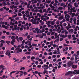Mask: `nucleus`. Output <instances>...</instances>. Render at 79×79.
Segmentation results:
<instances>
[{"label": "nucleus", "mask_w": 79, "mask_h": 79, "mask_svg": "<svg viewBox=\"0 0 79 79\" xmlns=\"http://www.w3.org/2000/svg\"><path fill=\"white\" fill-rule=\"evenodd\" d=\"M14 52V53H21V52H22V49L18 48H17L15 50Z\"/></svg>", "instance_id": "obj_1"}, {"label": "nucleus", "mask_w": 79, "mask_h": 79, "mask_svg": "<svg viewBox=\"0 0 79 79\" xmlns=\"http://www.w3.org/2000/svg\"><path fill=\"white\" fill-rule=\"evenodd\" d=\"M72 65V61H69L67 63V66L68 68H69V67H71Z\"/></svg>", "instance_id": "obj_2"}, {"label": "nucleus", "mask_w": 79, "mask_h": 79, "mask_svg": "<svg viewBox=\"0 0 79 79\" xmlns=\"http://www.w3.org/2000/svg\"><path fill=\"white\" fill-rule=\"evenodd\" d=\"M6 55H8V56H10L11 55L10 53V51L9 50H7L6 51L5 53Z\"/></svg>", "instance_id": "obj_3"}, {"label": "nucleus", "mask_w": 79, "mask_h": 79, "mask_svg": "<svg viewBox=\"0 0 79 79\" xmlns=\"http://www.w3.org/2000/svg\"><path fill=\"white\" fill-rule=\"evenodd\" d=\"M73 72L69 71L65 74V76H68V75H69V74H73Z\"/></svg>", "instance_id": "obj_4"}, {"label": "nucleus", "mask_w": 79, "mask_h": 79, "mask_svg": "<svg viewBox=\"0 0 79 79\" xmlns=\"http://www.w3.org/2000/svg\"><path fill=\"white\" fill-rule=\"evenodd\" d=\"M71 66L73 69H76L77 68V66L75 65H72Z\"/></svg>", "instance_id": "obj_5"}, {"label": "nucleus", "mask_w": 79, "mask_h": 79, "mask_svg": "<svg viewBox=\"0 0 79 79\" xmlns=\"http://www.w3.org/2000/svg\"><path fill=\"white\" fill-rule=\"evenodd\" d=\"M75 73H76L77 74H79V70H74Z\"/></svg>", "instance_id": "obj_6"}, {"label": "nucleus", "mask_w": 79, "mask_h": 79, "mask_svg": "<svg viewBox=\"0 0 79 79\" xmlns=\"http://www.w3.org/2000/svg\"><path fill=\"white\" fill-rule=\"evenodd\" d=\"M2 27H3V28H5V29H7V26H5V25L4 24H3L2 25Z\"/></svg>", "instance_id": "obj_7"}, {"label": "nucleus", "mask_w": 79, "mask_h": 79, "mask_svg": "<svg viewBox=\"0 0 79 79\" xmlns=\"http://www.w3.org/2000/svg\"><path fill=\"white\" fill-rule=\"evenodd\" d=\"M63 9V8L62 7H59L58 8V10H62Z\"/></svg>", "instance_id": "obj_8"}, {"label": "nucleus", "mask_w": 79, "mask_h": 79, "mask_svg": "<svg viewBox=\"0 0 79 79\" xmlns=\"http://www.w3.org/2000/svg\"><path fill=\"white\" fill-rule=\"evenodd\" d=\"M63 19V16H61L60 17H59V19L60 20H61V19Z\"/></svg>", "instance_id": "obj_9"}, {"label": "nucleus", "mask_w": 79, "mask_h": 79, "mask_svg": "<svg viewBox=\"0 0 79 79\" xmlns=\"http://www.w3.org/2000/svg\"><path fill=\"white\" fill-rule=\"evenodd\" d=\"M19 39L20 40V41L21 42H22V41L23 40V39L22 37H19Z\"/></svg>", "instance_id": "obj_10"}, {"label": "nucleus", "mask_w": 79, "mask_h": 79, "mask_svg": "<svg viewBox=\"0 0 79 79\" xmlns=\"http://www.w3.org/2000/svg\"><path fill=\"white\" fill-rule=\"evenodd\" d=\"M20 72H21L19 74L20 75V76H22L23 75V71H19Z\"/></svg>", "instance_id": "obj_11"}, {"label": "nucleus", "mask_w": 79, "mask_h": 79, "mask_svg": "<svg viewBox=\"0 0 79 79\" xmlns=\"http://www.w3.org/2000/svg\"><path fill=\"white\" fill-rule=\"evenodd\" d=\"M16 2H15V5H17V6H18V5H19V2H18V1L17 0H16Z\"/></svg>", "instance_id": "obj_12"}, {"label": "nucleus", "mask_w": 79, "mask_h": 79, "mask_svg": "<svg viewBox=\"0 0 79 79\" xmlns=\"http://www.w3.org/2000/svg\"><path fill=\"white\" fill-rule=\"evenodd\" d=\"M44 72H47V73H48V71H47V70H46L47 69H46L45 68H44Z\"/></svg>", "instance_id": "obj_13"}, {"label": "nucleus", "mask_w": 79, "mask_h": 79, "mask_svg": "<svg viewBox=\"0 0 79 79\" xmlns=\"http://www.w3.org/2000/svg\"><path fill=\"white\" fill-rule=\"evenodd\" d=\"M26 55H30L31 54V53L29 52H27L25 53Z\"/></svg>", "instance_id": "obj_14"}, {"label": "nucleus", "mask_w": 79, "mask_h": 79, "mask_svg": "<svg viewBox=\"0 0 79 79\" xmlns=\"http://www.w3.org/2000/svg\"><path fill=\"white\" fill-rule=\"evenodd\" d=\"M49 6L51 8H55V7L54 6H52V4H50Z\"/></svg>", "instance_id": "obj_15"}, {"label": "nucleus", "mask_w": 79, "mask_h": 79, "mask_svg": "<svg viewBox=\"0 0 79 79\" xmlns=\"http://www.w3.org/2000/svg\"><path fill=\"white\" fill-rule=\"evenodd\" d=\"M28 34L29 33L28 32L26 33L24 35V36L26 37V36H27V35H28Z\"/></svg>", "instance_id": "obj_16"}, {"label": "nucleus", "mask_w": 79, "mask_h": 79, "mask_svg": "<svg viewBox=\"0 0 79 79\" xmlns=\"http://www.w3.org/2000/svg\"><path fill=\"white\" fill-rule=\"evenodd\" d=\"M2 4L3 5H4V6H6V5H7V4L5 2H3L2 3Z\"/></svg>", "instance_id": "obj_17"}, {"label": "nucleus", "mask_w": 79, "mask_h": 79, "mask_svg": "<svg viewBox=\"0 0 79 79\" xmlns=\"http://www.w3.org/2000/svg\"><path fill=\"white\" fill-rule=\"evenodd\" d=\"M5 68V66L2 65H0V68Z\"/></svg>", "instance_id": "obj_18"}, {"label": "nucleus", "mask_w": 79, "mask_h": 79, "mask_svg": "<svg viewBox=\"0 0 79 79\" xmlns=\"http://www.w3.org/2000/svg\"><path fill=\"white\" fill-rule=\"evenodd\" d=\"M68 37L69 39H71V35H68Z\"/></svg>", "instance_id": "obj_19"}, {"label": "nucleus", "mask_w": 79, "mask_h": 79, "mask_svg": "<svg viewBox=\"0 0 79 79\" xmlns=\"http://www.w3.org/2000/svg\"><path fill=\"white\" fill-rule=\"evenodd\" d=\"M53 46L54 47H58V45H56V44H54L53 45Z\"/></svg>", "instance_id": "obj_20"}, {"label": "nucleus", "mask_w": 79, "mask_h": 79, "mask_svg": "<svg viewBox=\"0 0 79 79\" xmlns=\"http://www.w3.org/2000/svg\"><path fill=\"white\" fill-rule=\"evenodd\" d=\"M15 40H16V38H14L12 39V42H15Z\"/></svg>", "instance_id": "obj_21"}, {"label": "nucleus", "mask_w": 79, "mask_h": 79, "mask_svg": "<svg viewBox=\"0 0 79 79\" xmlns=\"http://www.w3.org/2000/svg\"><path fill=\"white\" fill-rule=\"evenodd\" d=\"M51 24L52 25H54V24H55V23H54L53 21H51Z\"/></svg>", "instance_id": "obj_22"}, {"label": "nucleus", "mask_w": 79, "mask_h": 79, "mask_svg": "<svg viewBox=\"0 0 79 79\" xmlns=\"http://www.w3.org/2000/svg\"><path fill=\"white\" fill-rule=\"evenodd\" d=\"M40 36H41V34H38V35H36V37H40Z\"/></svg>", "instance_id": "obj_23"}, {"label": "nucleus", "mask_w": 79, "mask_h": 79, "mask_svg": "<svg viewBox=\"0 0 79 79\" xmlns=\"http://www.w3.org/2000/svg\"><path fill=\"white\" fill-rule=\"evenodd\" d=\"M44 15H42V16L41 17V19L42 20H43V19H44Z\"/></svg>", "instance_id": "obj_24"}, {"label": "nucleus", "mask_w": 79, "mask_h": 79, "mask_svg": "<svg viewBox=\"0 0 79 79\" xmlns=\"http://www.w3.org/2000/svg\"><path fill=\"white\" fill-rule=\"evenodd\" d=\"M19 59H17L16 60L14 61V62H19Z\"/></svg>", "instance_id": "obj_25"}, {"label": "nucleus", "mask_w": 79, "mask_h": 79, "mask_svg": "<svg viewBox=\"0 0 79 79\" xmlns=\"http://www.w3.org/2000/svg\"><path fill=\"white\" fill-rule=\"evenodd\" d=\"M64 47H68V46H69V45L64 44Z\"/></svg>", "instance_id": "obj_26"}, {"label": "nucleus", "mask_w": 79, "mask_h": 79, "mask_svg": "<svg viewBox=\"0 0 79 79\" xmlns=\"http://www.w3.org/2000/svg\"><path fill=\"white\" fill-rule=\"evenodd\" d=\"M35 57L33 56L31 57V60H34V59H35Z\"/></svg>", "instance_id": "obj_27"}, {"label": "nucleus", "mask_w": 79, "mask_h": 79, "mask_svg": "<svg viewBox=\"0 0 79 79\" xmlns=\"http://www.w3.org/2000/svg\"><path fill=\"white\" fill-rule=\"evenodd\" d=\"M6 44H10V41H6Z\"/></svg>", "instance_id": "obj_28"}, {"label": "nucleus", "mask_w": 79, "mask_h": 79, "mask_svg": "<svg viewBox=\"0 0 79 79\" xmlns=\"http://www.w3.org/2000/svg\"><path fill=\"white\" fill-rule=\"evenodd\" d=\"M64 32H65V34H68V31L66 30H65V31H64Z\"/></svg>", "instance_id": "obj_29"}, {"label": "nucleus", "mask_w": 79, "mask_h": 79, "mask_svg": "<svg viewBox=\"0 0 79 79\" xmlns=\"http://www.w3.org/2000/svg\"><path fill=\"white\" fill-rule=\"evenodd\" d=\"M16 71H13L10 73V74L11 75V74H13V73H15L16 72Z\"/></svg>", "instance_id": "obj_30"}, {"label": "nucleus", "mask_w": 79, "mask_h": 79, "mask_svg": "<svg viewBox=\"0 0 79 79\" xmlns=\"http://www.w3.org/2000/svg\"><path fill=\"white\" fill-rule=\"evenodd\" d=\"M60 39V37H58L57 39L56 40V41L57 42H59V40Z\"/></svg>", "instance_id": "obj_31"}, {"label": "nucleus", "mask_w": 79, "mask_h": 79, "mask_svg": "<svg viewBox=\"0 0 79 79\" xmlns=\"http://www.w3.org/2000/svg\"><path fill=\"white\" fill-rule=\"evenodd\" d=\"M37 68H41V65H39L37 66Z\"/></svg>", "instance_id": "obj_32"}, {"label": "nucleus", "mask_w": 79, "mask_h": 79, "mask_svg": "<svg viewBox=\"0 0 79 79\" xmlns=\"http://www.w3.org/2000/svg\"><path fill=\"white\" fill-rule=\"evenodd\" d=\"M23 74L25 76L26 75H27V72H23Z\"/></svg>", "instance_id": "obj_33"}, {"label": "nucleus", "mask_w": 79, "mask_h": 79, "mask_svg": "<svg viewBox=\"0 0 79 79\" xmlns=\"http://www.w3.org/2000/svg\"><path fill=\"white\" fill-rule=\"evenodd\" d=\"M42 35L40 36V38L41 39H43V37H44V36L43 35V33L41 34Z\"/></svg>", "instance_id": "obj_34"}, {"label": "nucleus", "mask_w": 79, "mask_h": 79, "mask_svg": "<svg viewBox=\"0 0 79 79\" xmlns=\"http://www.w3.org/2000/svg\"><path fill=\"white\" fill-rule=\"evenodd\" d=\"M31 38V36L30 35H28L27 36V39H29V38Z\"/></svg>", "instance_id": "obj_35"}, {"label": "nucleus", "mask_w": 79, "mask_h": 79, "mask_svg": "<svg viewBox=\"0 0 79 79\" xmlns=\"http://www.w3.org/2000/svg\"><path fill=\"white\" fill-rule=\"evenodd\" d=\"M15 36L14 35L12 36L11 37V39H15Z\"/></svg>", "instance_id": "obj_36"}, {"label": "nucleus", "mask_w": 79, "mask_h": 79, "mask_svg": "<svg viewBox=\"0 0 79 79\" xmlns=\"http://www.w3.org/2000/svg\"><path fill=\"white\" fill-rule=\"evenodd\" d=\"M29 45H31V41H28Z\"/></svg>", "instance_id": "obj_37"}, {"label": "nucleus", "mask_w": 79, "mask_h": 79, "mask_svg": "<svg viewBox=\"0 0 79 79\" xmlns=\"http://www.w3.org/2000/svg\"><path fill=\"white\" fill-rule=\"evenodd\" d=\"M39 12H40V13H43V12H42V10L41 9L39 10Z\"/></svg>", "instance_id": "obj_38"}, {"label": "nucleus", "mask_w": 79, "mask_h": 79, "mask_svg": "<svg viewBox=\"0 0 79 79\" xmlns=\"http://www.w3.org/2000/svg\"><path fill=\"white\" fill-rule=\"evenodd\" d=\"M50 22H51V21H48V22L47 21H46V23H49L48 24H48H50Z\"/></svg>", "instance_id": "obj_39"}, {"label": "nucleus", "mask_w": 79, "mask_h": 79, "mask_svg": "<svg viewBox=\"0 0 79 79\" xmlns=\"http://www.w3.org/2000/svg\"><path fill=\"white\" fill-rule=\"evenodd\" d=\"M77 39V38L74 37L73 38V40H76Z\"/></svg>", "instance_id": "obj_40"}, {"label": "nucleus", "mask_w": 79, "mask_h": 79, "mask_svg": "<svg viewBox=\"0 0 79 79\" xmlns=\"http://www.w3.org/2000/svg\"><path fill=\"white\" fill-rule=\"evenodd\" d=\"M3 51L0 52V55H3Z\"/></svg>", "instance_id": "obj_41"}, {"label": "nucleus", "mask_w": 79, "mask_h": 79, "mask_svg": "<svg viewBox=\"0 0 79 79\" xmlns=\"http://www.w3.org/2000/svg\"><path fill=\"white\" fill-rule=\"evenodd\" d=\"M34 29H35V28H32L31 29H30V31H34Z\"/></svg>", "instance_id": "obj_42"}, {"label": "nucleus", "mask_w": 79, "mask_h": 79, "mask_svg": "<svg viewBox=\"0 0 79 79\" xmlns=\"http://www.w3.org/2000/svg\"><path fill=\"white\" fill-rule=\"evenodd\" d=\"M11 34H12V35H16V34H15L13 32H11Z\"/></svg>", "instance_id": "obj_43"}, {"label": "nucleus", "mask_w": 79, "mask_h": 79, "mask_svg": "<svg viewBox=\"0 0 79 79\" xmlns=\"http://www.w3.org/2000/svg\"><path fill=\"white\" fill-rule=\"evenodd\" d=\"M32 38H29L28 39V41L29 40H30V41H32Z\"/></svg>", "instance_id": "obj_44"}, {"label": "nucleus", "mask_w": 79, "mask_h": 79, "mask_svg": "<svg viewBox=\"0 0 79 79\" xmlns=\"http://www.w3.org/2000/svg\"><path fill=\"white\" fill-rule=\"evenodd\" d=\"M38 74L40 77H42V76L40 75V73H38Z\"/></svg>", "instance_id": "obj_45"}, {"label": "nucleus", "mask_w": 79, "mask_h": 79, "mask_svg": "<svg viewBox=\"0 0 79 79\" xmlns=\"http://www.w3.org/2000/svg\"><path fill=\"white\" fill-rule=\"evenodd\" d=\"M23 60H26V57L25 56H24L22 58Z\"/></svg>", "instance_id": "obj_46"}, {"label": "nucleus", "mask_w": 79, "mask_h": 79, "mask_svg": "<svg viewBox=\"0 0 79 79\" xmlns=\"http://www.w3.org/2000/svg\"><path fill=\"white\" fill-rule=\"evenodd\" d=\"M52 58H56V55H54L52 56Z\"/></svg>", "instance_id": "obj_47"}, {"label": "nucleus", "mask_w": 79, "mask_h": 79, "mask_svg": "<svg viewBox=\"0 0 79 79\" xmlns=\"http://www.w3.org/2000/svg\"><path fill=\"white\" fill-rule=\"evenodd\" d=\"M18 16H22V15L21 13H19L18 14Z\"/></svg>", "instance_id": "obj_48"}, {"label": "nucleus", "mask_w": 79, "mask_h": 79, "mask_svg": "<svg viewBox=\"0 0 79 79\" xmlns=\"http://www.w3.org/2000/svg\"><path fill=\"white\" fill-rule=\"evenodd\" d=\"M6 35H9L10 32H7L6 33Z\"/></svg>", "instance_id": "obj_49"}, {"label": "nucleus", "mask_w": 79, "mask_h": 79, "mask_svg": "<svg viewBox=\"0 0 79 79\" xmlns=\"http://www.w3.org/2000/svg\"><path fill=\"white\" fill-rule=\"evenodd\" d=\"M25 13H27V14H29V11H28V10L26 11Z\"/></svg>", "instance_id": "obj_50"}, {"label": "nucleus", "mask_w": 79, "mask_h": 79, "mask_svg": "<svg viewBox=\"0 0 79 79\" xmlns=\"http://www.w3.org/2000/svg\"><path fill=\"white\" fill-rule=\"evenodd\" d=\"M61 64H62V62H59V63H58L59 65H61Z\"/></svg>", "instance_id": "obj_51"}, {"label": "nucleus", "mask_w": 79, "mask_h": 79, "mask_svg": "<svg viewBox=\"0 0 79 79\" xmlns=\"http://www.w3.org/2000/svg\"><path fill=\"white\" fill-rule=\"evenodd\" d=\"M54 34H55V32H52V33L51 34L52 35H54Z\"/></svg>", "instance_id": "obj_52"}, {"label": "nucleus", "mask_w": 79, "mask_h": 79, "mask_svg": "<svg viewBox=\"0 0 79 79\" xmlns=\"http://www.w3.org/2000/svg\"><path fill=\"white\" fill-rule=\"evenodd\" d=\"M46 11H47V10L46 9H44L43 10V12H46Z\"/></svg>", "instance_id": "obj_53"}, {"label": "nucleus", "mask_w": 79, "mask_h": 79, "mask_svg": "<svg viewBox=\"0 0 79 79\" xmlns=\"http://www.w3.org/2000/svg\"><path fill=\"white\" fill-rule=\"evenodd\" d=\"M35 64H36V65H37L39 63L38 62V61H36L35 63Z\"/></svg>", "instance_id": "obj_54"}, {"label": "nucleus", "mask_w": 79, "mask_h": 79, "mask_svg": "<svg viewBox=\"0 0 79 79\" xmlns=\"http://www.w3.org/2000/svg\"><path fill=\"white\" fill-rule=\"evenodd\" d=\"M14 43H15L14 42L11 41L10 42V43L11 44H12V45H14Z\"/></svg>", "instance_id": "obj_55"}, {"label": "nucleus", "mask_w": 79, "mask_h": 79, "mask_svg": "<svg viewBox=\"0 0 79 79\" xmlns=\"http://www.w3.org/2000/svg\"><path fill=\"white\" fill-rule=\"evenodd\" d=\"M63 40V38H61L60 39V41H62Z\"/></svg>", "instance_id": "obj_56"}, {"label": "nucleus", "mask_w": 79, "mask_h": 79, "mask_svg": "<svg viewBox=\"0 0 79 79\" xmlns=\"http://www.w3.org/2000/svg\"><path fill=\"white\" fill-rule=\"evenodd\" d=\"M15 50V48L14 47H12L11 48V50Z\"/></svg>", "instance_id": "obj_57"}, {"label": "nucleus", "mask_w": 79, "mask_h": 79, "mask_svg": "<svg viewBox=\"0 0 79 79\" xmlns=\"http://www.w3.org/2000/svg\"><path fill=\"white\" fill-rule=\"evenodd\" d=\"M49 68H50V67H52V64H50L49 65Z\"/></svg>", "instance_id": "obj_58"}, {"label": "nucleus", "mask_w": 79, "mask_h": 79, "mask_svg": "<svg viewBox=\"0 0 79 79\" xmlns=\"http://www.w3.org/2000/svg\"><path fill=\"white\" fill-rule=\"evenodd\" d=\"M29 25V23H27L25 25V26H28Z\"/></svg>", "instance_id": "obj_59"}, {"label": "nucleus", "mask_w": 79, "mask_h": 79, "mask_svg": "<svg viewBox=\"0 0 79 79\" xmlns=\"http://www.w3.org/2000/svg\"><path fill=\"white\" fill-rule=\"evenodd\" d=\"M42 32H45V28H43L42 29Z\"/></svg>", "instance_id": "obj_60"}, {"label": "nucleus", "mask_w": 79, "mask_h": 79, "mask_svg": "<svg viewBox=\"0 0 79 79\" xmlns=\"http://www.w3.org/2000/svg\"><path fill=\"white\" fill-rule=\"evenodd\" d=\"M47 14H44V18H46L47 17V16H47Z\"/></svg>", "instance_id": "obj_61"}, {"label": "nucleus", "mask_w": 79, "mask_h": 79, "mask_svg": "<svg viewBox=\"0 0 79 79\" xmlns=\"http://www.w3.org/2000/svg\"><path fill=\"white\" fill-rule=\"evenodd\" d=\"M76 19H73V22H76Z\"/></svg>", "instance_id": "obj_62"}, {"label": "nucleus", "mask_w": 79, "mask_h": 79, "mask_svg": "<svg viewBox=\"0 0 79 79\" xmlns=\"http://www.w3.org/2000/svg\"><path fill=\"white\" fill-rule=\"evenodd\" d=\"M36 21H34V22H33L32 23V24H36Z\"/></svg>", "instance_id": "obj_63"}, {"label": "nucleus", "mask_w": 79, "mask_h": 79, "mask_svg": "<svg viewBox=\"0 0 79 79\" xmlns=\"http://www.w3.org/2000/svg\"><path fill=\"white\" fill-rule=\"evenodd\" d=\"M0 10L1 11H3L4 10H3V8H1L0 9Z\"/></svg>", "instance_id": "obj_64"}]
</instances>
